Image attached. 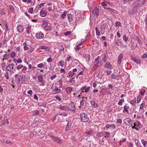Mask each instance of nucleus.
Instances as JSON below:
<instances>
[{"mask_svg":"<svg viewBox=\"0 0 147 147\" xmlns=\"http://www.w3.org/2000/svg\"><path fill=\"white\" fill-rule=\"evenodd\" d=\"M106 26V25L105 24H103L100 26L98 29L96 28L95 30L96 35L99 36L103 34L105 32V29Z\"/></svg>","mask_w":147,"mask_h":147,"instance_id":"1","label":"nucleus"},{"mask_svg":"<svg viewBox=\"0 0 147 147\" xmlns=\"http://www.w3.org/2000/svg\"><path fill=\"white\" fill-rule=\"evenodd\" d=\"M80 117L81 121L83 122H87L89 120L88 115L86 113H80Z\"/></svg>","mask_w":147,"mask_h":147,"instance_id":"2","label":"nucleus"},{"mask_svg":"<svg viewBox=\"0 0 147 147\" xmlns=\"http://www.w3.org/2000/svg\"><path fill=\"white\" fill-rule=\"evenodd\" d=\"M134 126H132V128L135 129L136 130L139 131L138 128H141L142 127V125L141 123L138 121H136L134 123Z\"/></svg>","mask_w":147,"mask_h":147,"instance_id":"3","label":"nucleus"},{"mask_svg":"<svg viewBox=\"0 0 147 147\" xmlns=\"http://www.w3.org/2000/svg\"><path fill=\"white\" fill-rule=\"evenodd\" d=\"M100 7H95L94 9L90 10L91 12H92L94 15H96L98 16L99 14V11Z\"/></svg>","mask_w":147,"mask_h":147,"instance_id":"4","label":"nucleus"},{"mask_svg":"<svg viewBox=\"0 0 147 147\" xmlns=\"http://www.w3.org/2000/svg\"><path fill=\"white\" fill-rule=\"evenodd\" d=\"M124 123L126 125L129 126H132V121L131 119L129 117H126L124 120Z\"/></svg>","mask_w":147,"mask_h":147,"instance_id":"5","label":"nucleus"},{"mask_svg":"<svg viewBox=\"0 0 147 147\" xmlns=\"http://www.w3.org/2000/svg\"><path fill=\"white\" fill-rule=\"evenodd\" d=\"M68 109L69 110V111L70 110L73 111H75L76 108L74 103L73 102L71 101L69 104L68 107Z\"/></svg>","mask_w":147,"mask_h":147,"instance_id":"6","label":"nucleus"},{"mask_svg":"<svg viewBox=\"0 0 147 147\" xmlns=\"http://www.w3.org/2000/svg\"><path fill=\"white\" fill-rule=\"evenodd\" d=\"M24 76H25L23 75H21L17 77V81L18 83V85L20 84H22L24 81Z\"/></svg>","mask_w":147,"mask_h":147,"instance_id":"7","label":"nucleus"},{"mask_svg":"<svg viewBox=\"0 0 147 147\" xmlns=\"http://www.w3.org/2000/svg\"><path fill=\"white\" fill-rule=\"evenodd\" d=\"M48 7L47 9L49 11H54L55 9L54 5L52 3H48L47 4Z\"/></svg>","mask_w":147,"mask_h":147,"instance_id":"8","label":"nucleus"},{"mask_svg":"<svg viewBox=\"0 0 147 147\" xmlns=\"http://www.w3.org/2000/svg\"><path fill=\"white\" fill-rule=\"evenodd\" d=\"M44 34L40 31L38 32L36 34L35 37L37 39H40L44 38Z\"/></svg>","mask_w":147,"mask_h":147,"instance_id":"9","label":"nucleus"},{"mask_svg":"<svg viewBox=\"0 0 147 147\" xmlns=\"http://www.w3.org/2000/svg\"><path fill=\"white\" fill-rule=\"evenodd\" d=\"M18 74H15L14 76H13V77L12 78V81L11 82L12 84L11 86L12 87V88H14V86L13 84H15V83L16 82L17 80V77L18 76Z\"/></svg>","mask_w":147,"mask_h":147,"instance_id":"10","label":"nucleus"},{"mask_svg":"<svg viewBox=\"0 0 147 147\" xmlns=\"http://www.w3.org/2000/svg\"><path fill=\"white\" fill-rule=\"evenodd\" d=\"M90 89V86H84L82 87L80 89V90H82L81 93V94H82V92H85L87 93L89 91Z\"/></svg>","mask_w":147,"mask_h":147,"instance_id":"11","label":"nucleus"},{"mask_svg":"<svg viewBox=\"0 0 147 147\" xmlns=\"http://www.w3.org/2000/svg\"><path fill=\"white\" fill-rule=\"evenodd\" d=\"M50 136L53 141H56L58 143L61 144L62 143L61 139L58 137H55L52 135H51Z\"/></svg>","mask_w":147,"mask_h":147,"instance_id":"12","label":"nucleus"},{"mask_svg":"<svg viewBox=\"0 0 147 147\" xmlns=\"http://www.w3.org/2000/svg\"><path fill=\"white\" fill-rule=\"evenodd\" d=\"M104 67L106 68L109 69H112L113 68V66L109 62H107L104 65Z\"/></svg>","mask_w":147,"mask_h":147,"instance_id":"13","label":"nucleus"},{"mask_svg":"<svg viewBox=\"0 0 147 147\" xmlns=\"http://www.w3.org/2000/svg\"><path fill=\"white\" fill-rule=\"evenodd\" d=\"M61 92V90L56 87L55 88L52 90L51 92L53 94H56L60 93Z\"/></svg>","mask_w":147,"mask_h":147,"instance_id":"14","label":"nucleus"},{"mask_svg":"<svg viewBox=\"0 0 147 147\" xmlns=\"http://www.w3.org/2000/svg\"><path fill=\"white\" fill-rule=\"evenodd\" d=\"M137 11V9L136 7H133L131 10L128 11V13L129 15H132L135 13Z\"/></svg>","mask_w":147,"mask_h":147,"instance_id":"15","label":"nucleus"},{"mask_svg":"<svg viewBox=\"0 0 147 147\" xmlns=\"http://www.w3.org/2000/svg\"><path fill=\"white\" fill-rule=\"evenodd\" d=\"M129 107L127 105H125L123 107V113L125 112L127 114H129Z\"/></svg>","mask_w":147,"mask_h":147,"instance_id":"16","label":"nucleus"},{"mask_svg":"<svg viewBox=\"0 0 147 147\" xmlns=\"http://www.w3.org/2000/svg\"><path fill=\"white\" fill-rule=\"evenodd\" d=\"M59 108L60 109L63 110L65 111H69V110L68 109V106H67L61 105L59 106Z\"/></svg>","mask_w":147,"mask_h":147,"instance_id":"17","label":"nucleus"},{"mask_svg":"<svg viewBox=\"0 0 147 147\" xmlns=\"http://www.w3.org/2000/svg\"><path fill=\"white\" fill-rule=\"evenodd\" d=\"M65 90L67 94H69L73 91V88L70 87H67Z\"/></svg>","mask_w":147,"mask_h":147,"instance_id":"18","label":"nucleus"},{"mask_svg":"<svg viewBox=\"0 0 147 147\" xmlns=\"http://www.w3.org/2000/svg\"><path fill=\"white\" fill-rule=\"evenodd\" d=\"M17 31L20 32H22L24 30V27L23 26L21 25L18 26L17 28Z\"/></svg>","mask_w":147,"mask_h":147,"instance_id":"19","label":"nucleus"},{"mask_svg":"<svg viewBox=\"0 0 147 147\" xmlns=\"http://www.w3.org/2000/svg\"><path fill=\"white\" fill-rule=\"evenodd\" d=\"M123 56L122 54H120L119 56L117 61V63L118 64H121V60L123 59Z\"/></svg>","mask_w":147,"mask_h":147,"instance_id":"20","label":"nucleus"},{"mask_svg":"<svg viewBox=\"0 0 147 147\" xmlns=\"http://www.w3.org/2000/svg\"><path fill=\"white\" fill-rule=\"evenodd\" d=\"M131 60L136 62L138 64H140V60H137L134 56H131Z\"/></svg>","mask_w":147,"mask_h":147,"instance_id":"21","label":"nucleus"},{"mask_svg":"<svg viewBox=\"0 0 147 147\" xmlns=\"http://www.w3.org/2000/svg\"><path fill=\"white\" fill-rule=\"evenodd\" d=\"M106 127H107V128H109L110 127H111V129H114L116 128V126L114 124L112 125L107 124L106 125Z\"/></svg>","mask_w":147,"mask_h":147,"instance_id":"22","label":"nucleus"},{"mask_svg":"<svg viewBox=\"0 0 147 147\" xmlns=\"http://www.w3.org/2000/svg\"><path fill=\"white\" fill-rule=\"evenodd\" d=\"M64 61L63 60H61L58 63V65L59 66H60L61 67H62L64 66Z\"/></svg>","mask_w":147,"mask_h":147,"instance_id":"23","label":"nucleus"},{"mask_svg":"<svg viewBox=\"0 0 147 147\" xmlns=\"http://www.w3.org/2000/svg\"><path fill=\"white\" fill-rule=\"evenodd\" d=\"M68 18L70 22H71L72 21L74 17L71 14H68L67 15Z\"/></svg>","mask_w":147,"mask_h":147,"instance_id":"24","label":"nucleus"},{"mask_svg":"<svg viewBox=\"0 0 147 147\" xmlns=\"http://www.w3.org/2000/svg\"><path fill=\"white\" fill-rule=\"evenodd\" d=\"M135 142L136 145L137 147H142L140 143L139 142L138 140L137 139H135Z\"/></svg>","mask_w":147,"mask_h":147,"instance_id":"25","label":"nucleus"},{"mask_svg":"<svg viewBox=\"0 0 147 147\" xmlns=\"http://www.w3.org/2000/svg\"><path fill=\"white\" fill-rule=\"evenodd\" d=\"M52 27L49 25H46L44 28V29L47 31L51 30L52 29Z\"/></svg>","mask_w":147,"mask_h":147,"instance_id":"26","label":"nucleus"},{"mask_svg":"<svg viewBox=\"0 0 147 147\" xmlns=\"http://www.w3.org/2000/svg\"><path fill=\"white\" fill-rule=\"evenodd\" d=\"M90 103L91 105H92L94 108L97 107H98V105L94 101H91Z\"/></svg>","mask_w":147,"mask_h":147,"instance_id":"27","label":"nucleus"},{"mask_svg":"<svg viewBox=\"0 0 147 147\" xmlns=\"http://www.w3.org/2000/svg\"><path fill=\"white\" fill-rule=\"evenodd\" d=\"M38 79L39 82L42 83L43 81V77L42 75H39L38 76Z\"/></svg>","mask_w":147,"mask_h":147,"instance_id":"28","label":"nucleus"},{"mask_svg":"<svg viewBox=\"0 0 147 147\" xmlns=\"http://www.w3.org/2000/svg\"><path fill=\"white\" fill-rule=\"evenodd\" d=\"M73 73L74 72H73L71 71H69V73L68 75L67 76V77L68 78L72 77L75 75V74Z\"/></svg>","mask_w":147,"mask_h":147,"instance_id":"29","label":"nucleus"},{"mask_svg":"<svg viewBox=\"0 0 147 147\" xmlns=\"http://www.w3.org/2000/svg\"><path fill=\"white\" fill-rule=\"evenodd\" d=\"M110 135V133L108 132H105L103 134L104 136L106 138H108Z\"/></svg>","mask_w":147,"mask_h":147,"instance_id":"30","label":"nucleus"},{"mask_svg":"<svg viewBox=\"0 0 147 147\" xmlns=\"http://www.w3.org/2000/svg\"><path fill=\"white\" fill-rule=\"evenodd\" d=\"M84 73V71H82L80 72L76 76V78H79L81 79V78L82 77L81 75L83 74V73Z\"/></svg>","mask_w":147,"mask_h":147,"instance_id":"31","label":"nucleus"},{"mask_svg":"<svg viewBox=\"0 0 147 147\" xmlns=\"http://www.w3.org/2000/svg\"><path fill=\"white\" fill-rule=\"evenodd\" d=\"M141 142L144 147L146 146V144H147V141H146L144 139H142L141 140Z\"/></svg>","mask_w":147,"mask_h":147,"instance_id":"32","label":"nucleus"},{"mask_svg":"<svg viewBox=\"0 0 147 147\" xmlns=\"http://www.w3.org/2000/svg\"><path fill=\"white\" fill-rule=\"evenodd\" d=\"M124 102V99L122 98L119 100V102L118 103V105L120 106H122L123 103Z\"/></svg>","mask_w":147,"mask_h":147,"instance_id":"33","label":"nucleus"},{"mask_svg":"<svg viewBox=\"0 0 147 147\" xmlns=\"http://www.w3.org/2000/svg\"><path fill=\"white\" fill-rule=\"evenodd\" d=\"M31 26H28L26 28V32L28 34H30L31 32L30 31Z\"/></svg>","mask_w":147,"mask_h":147,"instance_id":"34","label":"nucleus"},{"mask_svg":"<svg viewBox=\"0 0 147 147\" xmlns=\"http://www.w3.org/2000/svg\"><path fill=\"white\" fill-rule=\"evenodd\" d=\"M115 26L116 27H121V24L120 22L117 21L115 23Z\"/></svg>","mask_w":147,"mask_h":147,"instance_id":"35","label":"nucleus"},{"mask_svg":"<svg viewBox=\"0 0 147 147\" xmlns=\"http://www.w3.org/2000/svg\"><path fill=\"white\" fill-rule=\"evenodd\" d=\"M26 45L27 44L26 42L23 44V45L24 46V49L25 51L28 50V47L26 46Z\"/></svg>","mask_w":147,"mask_h":147,"instance_id":"36","label":"nucleus"},{"mask_svg":"<svg viewBox=\"0 0 147 147\" xmlns=\"http://www.w3.org/2000/svg\"><path fill=\"white\" fill-rule=\"evenodd\" d=\"M57 84H59V88H61L62 87V85H63L62 82V80H59L57 82Z\"/></svg>","mask_w":147,"mask_h":147,"instance_id":"37","label":"nucleus"},{"mask_svg":"<svg viewBox=\"0 0 147 147\" xmlns=\"http://www.w3.org/2000/svg\"><path fill=\"white\" fill-rule=\"evenodd\" d=\"M3 24L6 28L7 31H8V33L9 31V30L8 29V26L7 25V23L6 22H5L3 23Z\"/></svg>","mask_w":147,"mask_h":147,"instance_id":"38","label":"nucleus"},{"mask_svg":"<svg viewBox=\"0 0 147 147\" xmlns=\"http://www.w3.org/2000/svg\"><path fill=\"white\" fill-rule=\"evenodd\" d=\"M136 103V100H132L130 102V103L133 106H135Z\"/></svg>","mask_w":147,"mask_h":147,"instance_id":"39","label":"nucleus"},{"mask_svg":"<svg viewBox=\"0 0 147 147\" xmlns=\"http://www.w3.org/2000/svg\"><path fill=\"white\" fill-rule=\"evenodd\" d=\"M75 78L74 77H72L69 80V82L72 84L74 83L75 80H74Z\"/></svg>","mask_w":147,"mask_h":147,"instance_id":"40","label":"nucleus"},{"mask_svg":"<svg viewBox=\"0 0 147 147\" xmlns=\"http://www.w3.org/2000/svg\"><path fill=\"white\" fill-rule=\"evenodd\" d=\"M123 40L125 42H126L128 40V37H127L126 35H124L123 36Z\"/></svg>","mask_w":147,"mask_h":147,"instance_id":"41","label":"nucleus"},{"mask_svg":"<svg viewBox=\"0 0 147 147\" xmlns=\"http://www.w3.org/2000/svg\"><path fill=\"white\" fill-rule=\"evenodd\" d=\"M146 92V91L145 89H142L140 92V95L141 96H143Z\"/></svg>","mask_w":147,"mask_h":147,"instance_id":"42","label":"nucleus"},{"mask_svg":"<svg viewBox=\"0 0 147 147\" xmlns=\"http://www.w3.org/2000/svg\"><path fill=\"white\" fill-rule=\"evenodd\" d=\"M40 15L42 17H44L46 15V13L44 11H42L40 12Z\"/></svg>","mask_w":147,"mask_h":147,"instance_id":"43","label":"nucleus"},{"mask_svg":"<svg viewBox=\"0 0 147 147\" xmlns=\"http://www.w3.org/2000/svg\"><path fill=\"white\" fill-rule=\"evenodd\" d=\"M48 47L47 46H40L39 48L40 49H45V50H47L48 49Z\"/></svg>","mask_w":147,"mask_h":147,"instance_id":"44","label":"nucleus"},{"mask_svg":"<svg viewBox=\"0 0 147 147\" xmlns=\"http://www.w3.org/2000/svg\"><path fill=\"white\" fill-rule=\"evenodd\" d=\"M111 78L112 79H116L118 77V76H116L115 74H112L111 75Z\"/></svg>","mask_w":147,"mask_h":147,"instance_id":"45","label":"nucleus"},{"mask_svg":"<svg viewBox=\"0 0 147 147\" xmlns=\"http://www.w3.org/2000/svg\"><path fill=\"white\" fill-rule=\"evenodd\" d=\"M145 1L146 0H143L141 2L140 4L138 6L141 7L145 4Z\"/></svg>","mask_w":147,"mask_h":147,"instance_id":"46","label":"nucleus"},{"mask_svg":"<svg viewBox=\"0 0 147 147\" xmlns=\"http://www.w3.org/2000/svg\"><path fill=\"white\" fill-rule=\"evenodd\" d=\"M124 4H129L130 3L131 0H123Z\"/></svg>","mask_w":147,"mask_h":147,"instance_id":"47","label":"nucleus"},{"mask_svg":"<svg viewBox=\"0 0 147 147\" xmlns=\"http://www.w3.org/2000/svg\"><path fill=\"white\" fill-rule=\"evenodd\" d=\"M107 57H106V55H104L103 57V58L102 59V60L103 61L105 62H107Z\"/></svg>","mask_w":147,"mask_h":147,"instance_id":"48","label":"nucleus"},{"mask_svg":"<svg viewBox=\"0 0 147 147\" xmlns=\"http://www.w3.org/2000/svg\"><path fill=\"white\" fill-rule=\"evenodd\" d=\"M70 126H69V123H68L66 125V128H65V130L66 131H68L69 128H70Z\"/></svg>","mask_w":147,"mask_h":147,"instance_id":"49","label":"nucleus"},{"mask_svg":"<svg viewBox=\"0 0 147 147\" xmlns=\"http://www.w3.org/2000/svg\"><path fill=\"white\" fill-rule=\"evenodd\" d=\"M38 105L39 107H45L46 106V105H44L42 102H39L38 103Z\"/></svg>","mask_w":147,"mask_h":147,"instance_id":"50","label":"nucleus"},{"mask_svg":"<svg viewBox=\"0 0 147 147\" xmlns=\"http://www.w3.org/2000/svg\"><path fill=\"white\" fill-rule=\"evenodd\" d=\"M44 66V64L43 63H41L37 65V67L39 68H41Z\"/></svg>","mask_w":147,"mask_h":147,"instance_id":"51","label":"nucleus"},{"mask_svg":"<svg viewBox=\"0 0 147 147\" xmlns=\"http://www.w3.org/2000/svg\"><path fill=\"white\" fill-rule=\"evenodd\" d=\"M102 5L104 7H106L107 6V1L105 2H102L101 3Z\"/></svg>","mask_w":147,"mask_h":147,"instance_id":"52","label":"nucleus"},{"mask_svg":"<svg viewBox=\"0 0 147 147\" xmlns=\"http://www.w3.org/2000/svg\"><path fill=\"white\" fill-rule=\"evenodd\" d=\"M34 8L33 7L30 8L28 10V12L31 14H32L33 13V10Z\"/></svg>","mask_w":147,"mask_h":147,"instance_id":"53","label":"nucleus"},{"mask_svg":"<svg viewBox=\"0 0 147 147\" xmlns=\"http://www.w3.org/2000/svg\"><path fill=\"white\" fill-rule=\"evenodd\" d=\"M44 5H45L44 3H42L38 5V9H41V8H42V7H43V6Z\"/></svg>","mask_w":147,"mask_h":147,"instance_id":"54","label":"nucleus"},{"mask_svg":"<svg viewBox=\"0 0 147 147\" xmlns=\"http://www.w3.org/2000/svg\"><path fill=\"white\" fill-rule=\"evenodd\" d=\"M143 59H145L147 58V52L144 54L141 57Z\"/></svg>","mask_w":147,"mask_h":147,"instance_id":"55","label":"nucleus"},{"mask_svg":"<svg viewBox=\"0 0 147 147\" xmlns=\"http://www.w3.org/2000/svg\"><path fill=\"white\" fill-rule=\"evenodd\" d=\"M23 67V65L22 64H19V65L17 67V69L18 70H19L21 68H22Z\"/></svg>","mask_w":147,"mask_h":147,"instance_id":"56","label":"nucleus"},{"mask_svg":"<svg viewBox=\"0 0 147 147\" xmlns=\"http://www.w3.org/2000/svg\"><path fill=\"white\" fill-rule=\"evenodd\" d=\"M107 73V75H110L112 73V71L111 70H107L105 71Z\"/></svg>","mask_w":147,"mask_h":147,"instance_id":"57","label":"nucleus"},{"mask_svg":"<svg viewBox=\"0 0 147 147\" xmlns=\"http://www.w3.org/2000/svg\"><path fill=\"white\" fill-rule=\"evenodd\" d=\"M117 123H119L120 124H121L122 123V120L121 118H119L117 119Z\"/></svg>","mask_w":147,"mask_h":147,"instance_id":"58","label":"nucleus"},{"mask_svg":"<svg viewBox=\"0 0 147 147\" xmlns=\"http://www.w3.org/2000/svg\"><path fill=\"white\" fill-rule=\"evenodd\" d=\"M126 140V139L125 138H124L123 140H121L120 141L119 143V145L121 146V144L123 143V142H125Z\"/></svg>","mask_w":147,"mask_h":147,"instance_id":"59","label":"nucleus"},{"mask_svg":"<svg viewBox=\"0 0 147 147\" xmlns=\"http://www.w3.org/2000/svg\"><path fill=\"white\" fill-rule=\"evenodd\" d=\"M55 98L58 100L59 101H61V99L60 97L58 95H57L55 96Z\"/></svg>","mask_w":147,"mask_h":147,"instance_id":"60","label":"nucleus"},{"mask_svg":"<svg viewBox=\"0 0 147 147\" xmlns=\"http://www.w3.org/2000/svg\"><path fill=\"white\" fill-rule=\"evenodd\" d=\"M141 99V98L140 96H138L137 97V102L138 103L139 102H140V101Z\"/></svg>","mask_w":147,"mask_h":147,"instance_id":"61","label":"nucleus"},{"mask_svg":"<svg viewBox=\"0 0 147 147\" xmlns=\"http://www.w3.org/2000/svg\"><path fill=\"white\" fill-rule=\"evenodd\" d=\"M16 54L14 52H12L11 54V57L12 58H13L15 57Z\"/></svg>","mask_w":147,"mask_h":147,"instance_id":"62","label":"nucleus"},{"mask_svg":"<svg viewBox=\"0 0 147 147\" xmlns=\"http://www.w3.org/2000/svg\"><path fill=\"white\" fill-rule=\"evenodd\" d=\"M60 51H63L64 50V47H63V45H61L60 47Z\"/></svg>","mask_w":147,"mask_h":147,"instance_id":"63","label":"nucleus"},{"mask_svg":"<svg viewBox=\"0 0 147 147\" xmlns=\"http://www.w3.org/2000/svg\"><path fill=\"white\" fill-rule=\"evenodd\" d=\"M71 33V31H68L65 32L64 33V35L65 36H67L69 34H70Z\"/></svg>","mask_w":147,"mask_h":147,"instance_id":"64","label":"nucleus"}]
</instances>
